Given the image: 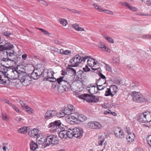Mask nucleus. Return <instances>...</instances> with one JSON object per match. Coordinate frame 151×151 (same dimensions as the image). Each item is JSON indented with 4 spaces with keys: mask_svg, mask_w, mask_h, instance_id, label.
<instances>
[{
    "mask_svg": "<svg viewBox=\"0 0 151 151\" xmlns=\"http://www.w3.org/2000/svg\"><path fill=\"white\" fill-rule=\"evenodd\" d=\"M65 72H63V76L57 79V82L62 86H60L58 88V90L61 92L63 93L64 91H68L71 87V83L73 82V76L67 74H65Z\"/></svg>",
    "mask_w": 151,
    "mask_h": 151,
    "instance_id": "f257e3e1",
    "label": "nucleus"
},
{
    "mask_svg": "<svg viewBox=\"0 0 151 151\" xmlns=\"http://www.w3.org/2000/svg\"><path fill=\"white\" fill-rule=\"evenodd\" d=\"M89 57L90 56H89L81 57L79 55H77L70 60V62L71 65H69L68 66L71 67H77L82 62H85Z\"/></svg>",
    "mask_w": 151,
    "mask_h": 151,
    "instance_id": "f03ea898",
    "label": "nucleus"
},
{
    "mask_svg": "<svg viewBox=\"0 0 151 151\" xmlns=\"http://www.w3.org/2000/svg\"><path fill=\"white\" fill-rule=\"evenodd\" d=\"M14 47L13 45L10 43H7L4 45H0V51L6 50V54H8L9 57L13 55H17L16 52L13 49Z\"/></svg>",
    "mask_w": 151,
    "mask_h": 151,
    "instance_id": "7ed1b4c3",
    "label": "nucleus"
},
{
    "mask_svg": "<svg viewBox=\"0 0 151 151\" xmlns=\"http://www.w3.org/2000/svg\"><path fill=\"white\" fill-rule=\"evenodd\" d=\"M138 120L142 123H147L151 122V112L146 111L139 114Z\"/></svg>",
    "mask_w": 151,
    "mask_h": 151,
    "instance_id": "20e7f679",
    "label": "nucleus"
},
{
    "mask_svg": "<svg viewBox=\"0 0 151 151\" xmlns=\"http://www.w3.org/2000/svg\"><path fill=\"white\" fill-rule=\"evenodd\" d=\"M58 143V137L55 135L52 134H47L46 135V140L45 141V144L46 146L52 145H56Z\"/></svg>",
    "mask_w": 151,
    "mask_h": 151,
    "instance_id": "39448f33",
    "label": "nucleus"
},
{
    "mask_svg": "<svg viewBox=\"0 0 151 151\" xmlns=\"http://www.w3.org/2000/svg\"><path fill=\"white\" fill-rule=\"evenodd\" d=\"M133 101L138 103H143L145 101V98L139 92L134 91L131 93Z\"/></svg>",
    "mask_w": 151,
    "mask_h": 151,
    "instance_id": "423d86ee",
    "label": "nucleus"
},
{
    "mask_svg": "<svg viewBox=\"0 0 151 151\" xmlns=\"http://www.w3.org/2000/svg\"><path fill=\"white\" fill-rule=\"evenodd\" d=\"M61 123L60 120H56L54 122L50 123L48 125V128H51L53 132H58L60 130V127Z\"/></svg>",
    "mask_w": 151,
    "mask_h": 151,
    "instance_id": "0eeeda50",
    "label": "nucleus"
},
{
    "mask_svg": "<svg viewBox=\"0 0 151 151\" xmlns=\"http://www.w3.org/2000/svg\"><path fill=\"white\" fill-rule=\"evenodd\" d=\"M21 73L22 76H21L19 79L20 82L24 86L28 85L31 81V76L23 72Z\"/></svg>",
    "mask_w": 151,
    "mask_h": 151,
    "instance_id": "6e6552de",
    "label": "nucleus"
},
{
    "mask_svg": "<svg viewBox=\"0 0 151 151\" xmlns=\"http://www.w3.org/2000/svg\"><path fill=\"white\" fill-rule=\"evenodd\" d=\"M7 58H3L2 60L4 61L8 62L11 61L14 64L16 65L19 61L21 59V58L19 55L17 56L16 55H11L12 56L9 57L8 56V55L6 54Z\"/></svg>",
    "mask_w": 151,
    "mask_h": 151,
    "instance_id": "1a4fd4ad",
    "label": "nucleus"
},
{
    "mask_svg": "<svg viewBox=\"0 0 151 151\" xmlns=\"http://www.w3.org/2000/svg\"><path fill=\"white\" fill-rule=\"evenodd\" d=\"M13 70H8L6 68L4 70V74L3 75L4 78H7V81H9V79L14 80Z\"/></svg>",
    "mask_w": 151,
    "mask_h": 151,
    "instance_id": "9d476101",
    "label": "nucleus"
},
{
    "mask_svg": "<svg viewBox=\"0 0 151 151\" xmlns=\"http://www.w3.org/2000/svg\"><path fill=\"white\" fill-rule=\"evenodd\" d=\"M114 133L115 135L117 138L122 139L124 137V134L123 131L121 130V129L117 127L115 128Z\"/></svg>",
    "mask_w": 151,
    "mask_h": 151,
    "instance_id": "9b49d317",
    "label": "nucleus"
},
{
    "mask_svg": "<svg viewBox=\"0 0 151 151\" xmlns=\"http://www.w3.org/2000/svg\"><path fill=\"white\" fill-rule=\"evenodd\" d=\"M57 114V112L55 110H48L45 113L44 117L45 119H49L54 117Z\"/></svg>",
    "mask_w": 151,
    "mask_h": 151,
    "instance_id": "f8f14e48",
    "label": "nucleus"
},
{
    "mask_svg": "<svg viewBox=\"0 0 151 151\" xmlns=\"http://www.w3.org/2000/svg\"><path fill=\"white\" fill-rule=\"evenodd\" d=\"M78 96L80 99H83L87 102H92L93 96L88 94H83Z\"/></svg>",
    "mask_w": 151,
    "mask_h": 151,
    "instance_id": "ddd939ff",
    "label": "nucleus"
},
{
    "mask_svg": "<svg viewBox=\"0 0 151 151\" xmlns=\"http://www.w3.org/2000/svg\"><path fill=\"white\" fill-rule=\"evenodd\" d=\"M74 136L77 138H81L83 135V131L80 129L75 128L73 129Z\"/></svg>",
    "mask_w": 151,
    "mask_h": 151,
    "instance_id": "4468645a",
    "label": "nucleus"
},
{
    "mask_svg": "<svg viewBox=\"0 0 151 151\" xmlns=\"http://www.w3.org/2000/svg\"><path fill=\"white\" fill-rule=\"evenodd\" d=\"M106 83V80L99 78L96 81V84L97 86L106 87L107 85Z\"/></svg>",
    "mask_w": 151,
    "mask_h": 151,
    "instance_id": "2eb2a0df",
    "label": "nucleus"
},
{
    "mask_svg": "<svg viewBox=\"0 0 151 151\" xmlns=\"http://www.w3.org/2000/svg\"><path fill=\"white\" fill-rule=\"evenodd\" d=\"M46 140V136L45 137L44 136L39 135L37 137V141L39 144H42L45 143Z\"/></svg>",
    "mask_w": 151,
    "mask_h": 151,
    "instance_id": "dca6fc26",
    "label": "nucleus"
},
{
    "mask_svg": "<svg viewBox=\"0 0 151 151\" xmlns=\"http://www.w3.org/2000/svg\"><path fill=\"white\" fill-rule=\"evenodd\" d=\"M2 34L5 36L9 37L12 34L9 29L6 27H3L2 29Z\"/></svg>",
    "mask_w": 151,
    "mask_h": 151,
    "instance_id": "f3484780",
    "label": "nucleus"
},
{
    "mask_svg": "<svg viewBox=\"0 0 151 151\" xmlns=\"http://www.w3.org/2000/svg\"><path fill=\"white\" fill-rule=\"evenodd\" d=\"M13 74H14V80L19 79L20 77L22 76L21 73H23V72L21 71L20 70H13Z\"/></svg>",
    "mask_w": 151,
    "mask_h": 151,
    "instance_id": "a211bd4d",
    "label": "nucleus"
},
{
    "mask_svg": "<svg viewBox=\"0 0 151 151\" xmlns=\"http://www.w3.org/2000/svg\"><path fill=\"white\" fill-rule=\"evenodd\" d=\"M89 58L87 61L88 65L89 66H93L94 65L97 64L98 63V61L96 60L89 57Z\"/></svg>",
    "mask_w": 151,
    "mask_h": 151,
    "instance_id": "6ab92c4d",
    "label": "nucleus"
},
{
    "mask_svg": "<svg viewBox=\"0 0 151 151\" xmlns=\"http://www.w3.org/2000/svg\"><path fill=\"white\" fill-rule=\"evenodd\" d=\"M36 71H34L31 74V77L34 80L37 79L40 77V72L39 70L37 69Z\"/></svg>",
    "mask_w": 151,
    "mask_h": 151,
    "instance_id": "aec40b11",
    "label": "nucleus"
},
{
    "mask_svg": "<svg viewBox=\"0 0 151 151\" xmlns=\"http://www.w3.org/2000/svg\"><path fill=\"white\" fill-rule=\"evenodd\" d=\"M135 138V136L133 133H129L127 135L126 137V139L127 142L131 143L134 140Z\"/></svg>",
    "mask_w": 151,
    "mask_h": 151,
    "instance_id": "412c9836",
    "label": "nucleus"
},
{
    "mask_svg": "<svg viewBox=\"0 0 151 151\" xmlns=\"http://www.w3.org/2000/svg\"><path fill=\"white\" fill-rule=\"evenodd\" d=\"M29 135L33 137H37L38 135V130L37 129H34L29 132Z\"/></svg>",
    "mask_w": 151,
    "mask_h": 151,
    "instance_id": "4be33fe9",
    "label": "nucleus"
},
{
    "mask_svg": "<svg viewBox=\"0 0 151 151\" xmlns=\"http://www.w3.org/2000/svg\"><path fill=\"white\" fill-rule=\"evenodd\" d=\"M92 70L91 71V72L92 73H93V72H94L95 71L97 70V71L96 72H95L97 73L98 74L99 76L100 77V78H101L102 79H103L104 80H106V78L105 76L103 75L101 72L99 70V68H91Z\"/></svg>",
    "mask_w": 151,
    "mask_h": 151,
    "instance_id": "5701e85b",
    "label": "nucleus"
},
{
    "mask_svg": "<svg viewBox=\"0 0 151 151\" xmlns=\"http://www.w3.org/2000/svg\"><path fill=\"white\" fill-rule=\"evenodd\" d=\"M95 86H93L92 87H88L86 88L87 91L91 94H96L97 93Z\"/></svg>",
    "mask_w": 151,
    "mask_h": 151,
    "instance_id": "b1692460",
    "label": "nucleus"
},
{
    "mask_svg": "<svg viewBox=\"0 0 151 151\" xmlns=\"http://www.w3.org/2000/svg\"><path fill=\"white\" fill-rule=\"evenodd\" d=\"M4 74V72L3 71H0V83L2 84H5L7 82L9 83V82L7 81V78H4L3 77V75Z\"/></svg>",
    "mask_w": 151,
    "mask_h": 151,
    "instance_id": "393cba45",
    "label": "nucleus"
},
{
    "mask_svg": "<svg viewBox=\"0 0 151 151\" xmlns=\"http://www.w3.org/2000/svg\"><path fill=\"white\" fill-rule=\"evenodd\" d=\"M47 72V70L44 69L43 70L41 73H40V76H42L44 78L43 79L44 81H47L48 80Z\"/></svg>",
    "mask_w": 151,
    "mask_h": 151,
    "instance_id": "a878e982",
    "label": "nucleus"
},
{
    "mask_svg": "<svg viewBox=\"0 0 151 151\" xmlns=\"http://www.w3.org/2000/svg\"><path fill=\"white\" fill-rule=\"evenodd\" d=\"M58 135L59 137L61 138H66L67 137V130H63L60 131L58 132Z\"/></svg>",
    "mask_w": 151,
    "mask_h": 151,
    "instance_id": "bb28decb",
    "label": "nucleus"
},
{
    "mask_svg": "<svg viewBox=\"0 0 151 151\" xmlns=\"http://www.w3.org/2000/svg\"><path fill=\"white\" fill-rule=\"evenodd\" d=\"M79 114H73V115H71L69 117V119L70 120V121L77 122Z\"/></svg>",
    "mask_w": 151,
    "mask_h": 151,
    "instance_id": "cd10ccee",
    "label": "nucleus"
},
{
    "mask_svg": "<svg viewBox=\"0 0 151 151\" xmlns=\"http://www.w3.org/2000/svg\"><path fill=\"white\" fill-rule=\"evenodd\" d=\"M83 72L82 71H79L77 72V74L76 75V79L77 81H79L81 82L83 81Z\"/></svg>",
    "mask_w": 151,
    "mask_h": 151,
    "instance_id": "c85d7f7f",
    "label": "nucleus"
},
{
    "mask_svg": "<svg viewBox=\"0 0 151 151\" xmlns=\"http://www.w3.org/2000/svg\"><path fill=\"white\" fill-rule=\"evenodd\" d=\"M30 149L33 151L36 150L38 147L37 144L32 140L30 142Z\"/></svg>",
    "mask_w": 151,
    "mask_h": 151,
    "instance_id": "c756f323",
    "label": "nucleus"
},
{
    "mask_svg": "<svg viewBox=\"0 0 151 151\" xmlns=\"http://www.w3.org/2000/svg\"><path fill=\"white\" fill-rule=\"evenodd\" d=\"M72 27L74 28L77 31H84V29L83 28L80 27L79 26L78 24H75L72 25Z\"/></svg>",
    "mask_w": 151,
    "mask_h": 151,
    "instance_id": "7c9ffc66",
    "label": "nucleus"
},
{
    "mask_svg": "<svg viewBox=\"0 0 151 151\" xmlns=\"http://www.w3.org/2000/svg\"><path fill=\"white\" fill-rule=\"evenodd\" d=\"M109 88L111 92L113 93V96L116 93L117 88L116 86L113 85L110 86Z\"/></svg>",
    "mask_w": 151,
    "mask_h": 151,
    "instance_id": "2f4dec72",
    "label": "nucleus"
},
{
    "mask_svg": "<svg viewBox=\"0 0 151 151\" xmlns=\"http://www.w3.org/2000/svg\"><path fill=\"white\" fill-rule=\"evenodd\" d=\"M67 136L68 137L71 138L74 136V131H73V129H68V131L67 130Z\"/></svg>",
    "mask_w": 151,
    "mask_h": 151,
    "instance_id": "473e14b6",
    "label": "nucleus"
},
{
    "mask_svg": "<svg viewBox=\"0 0 151 151\" xmlns=\"http://www.w3.org/2000/svg\"><path fill=\"white\" fill-rule=\"evenodd\" d=\"M79 117L78 118V121L80 122H84L86 119V117L83 114H79Z\"/></svg>",
    "mask_w": 151,
    "mask_h": 151,
    "instance_id": "72a5a7b5",
    "label": "nucleus"
},
{
    "mask_svg": "<svg viewBox=\"0 0 151 151\" xmlns=\"http://www.w3.org/2000/svg\"><path fill=\"white\" fill-rule=\"evenodd\" d=\"M60 23L64 26H65L68 24V22L66 19L61 18L59 19Z\"/></svg>",
    "mask_w": 151,
    "mask_h": 151,
    "instance_id": "f704fd0d",
    "label": "nucleus"
},
{
    "mask_svg": "<svg viewBox=\"0 0 151 151\" xmlns=\"http://www.w3.org/2000/svg\"><path fill=\"white\" fill-rule=\"evenodd\" d=\"M104 95L105 96H110L111 97L113 96V93H111L109 88H106V90L105 91V93Z\"/></svg>",
    "mask_w": 151,
    "mask_h": 151,
    "instance_id": "c9c22d12",
    "label": "nucleus"
},
{
    "mask_svg": "<svg viewBox=\"0 0 151 151\" xmlns=\"http://www.w3.org/2000/svg\"><path fill=\"white\" fill-rule=\"evenodd\" d=\"M94 128L95 129H101L102 127L101 125L98 122H94Z\"/></svg>",
    "mask_w": 151,
    "mask_h": 151,
    "instance_id": "e433bc0d",
    "label": "nucleus"
},
{
    "mask_svg": "<svg viewBox=\"0 0 151 151\" xmlns=\"http://www.w3.org/2000/svg\"><path fill=\"white\" fill-rule=\"evenodd\" d=\"M27 127H23L18 130L19 132L22 134H24L26 133L27 132Z\"/></svg>",
    "mask_w": 151,
    "mask_h": 151,
    "instance_id": "4c0bfd02",
    "label": "nucleus"
},
{
    "mask_svg": "<svg viewBox=\"0 0 151 151\" xmlns=\"http://www.w3.org/2000/svg\"><path fill=\"white\" fill-rule=\"evenodd\" d=\"M47 74V78H48V80H49V79H50V78H52L53 77L54 73L53 71H49L48 70Z\"/></svg>",
    "mask_w": 151,
    "mask_h": 151,
    "instance_id": "58836bf2",
    "label": "nucleus"
},
{
    "mask_svg": "<svg viewBox=\"0 0 151 151\" xmlns=\"http://www.w3.org/2000/svg\"><path fill=\"white\" fill-rule=\"evenodd\" d=\"M99 97L95 96H93L92 102L96 103L99 101Z\"/></svg>",
    "mask_w": 151,
    "mask_h": 151,
    "instance_id": "ea45409f",
    "label": "nucleus"
},
{
    "mask_svg": "<svg viewBox=\"0 0 151 151\" xmlns=\"http://www.w3.org/2000/svg\"><path fill=\"white\" fill-rule=\"evenodd\" d=\"M37 29L41 30V32L45 35L50 36V33L43 29L40 28H37Z\"/></svg>",
    "mask_w": 151,
    "mask_h": 151,
    "instance_id": "a19ab883",
    "label": "nucleus"
},
{
    "mask_svg": "<svg viewBox=\"0 0 151 151\" xmlns=\"http://www.w3.org/2000/svg\"><path fill=\"white\" fill-rule=\"evenodd\" d=\"M64 113L67 115H70L72 114L73 112L70 110H69L68 109L66 108L65 109H64Z\"/></svg>",
    "mask_w": 151,
    "mask_h": 151,
    "instance_id": "79ce46f5",
    "label": "nucleus"
},
{
    "mask_svg": "<svg viewBox=\"0 0 151 151\" xmlns=\"http://www.w3.org/2000/svg\"><path fill=\"white\" fill-rule=\"evenodd\" d=\"M19 103L21 105L22 107H23L24 108L27 106V105L25 103V102L22 100H19Z\"/></svg>",
    "mask_w": 151,
    "mask_h": 151,
    "instance_id": "37998d69",
    "label": "nucleus"
},
{
    "mask_svg": "<svg viewBox=\"0 0 151 151\" xmlns=\"http://www.w3.org/2000/svg\"><path fill=\"white\" fill-rule=\"evenodd\" d=\"M100 48L103 49V50H106L107 47L105 46L103 42H100L99 44Z\"/></svg>",
    "mask_w": 151,
    "mask_h": 151,
    "instance_id": "c03bdc74",
    "label": "nucleus"
},
{
    "mask_svg": "<svg viewBox=\"0 0 151 151\" xmlns=\"http://www.w3.org/2000/svg\"><path fill=\"white\" fill-rule=\"evenodd\" d=\"M93 6L99 12H102V11H103V10L100 8L98 5L95 4H93Z\"/></svg>",
    "mask_w": 151,
    "mask_h": 151,
    "instance_id": "a18cd8bd",
    "label": "nucleus"
},
{
    "mask_svg": "<svg viewBox=\"0 0 151 151\" xmlns=\"http://www.w3.org/2000/svg\"><path fill=\"white\" fill-rule=\"evenodd\" d=\"M67 109H68L69 110H70L71 111H72L73 112L74 111V107L71 104H69L68 105Z\"/></svg>",
    "mask_w": 151,
    "mask_h": 151,
    "instance_id": "49530a36",
    "label": "nucleus"
},
{
    "mask_svg": "<svg viewBox=\"0 0 151 151\" xmlns=\"http://www.w3.org/2000/svg\"><path fill=\"white\" fill-rule=\"evenodd\" d=\"M105 66L104 67L105 68L106 70L109 72L111 71V67L109 65L105 63Z\"/></svg>",
    "mask_w": 151,
    "mask_h": 151,
    "instance_id": "de8ad7c7",
    "label": "nucleus"
},
{
    "mask_svg": "<svg viewBox=\"0 0 151 151\" xmlns=\"http://www.w3.org/2000/svg\"><path fill=\"white\" fill-rule=\"evenodd\" d=\"M67 9L68 10L70 11L73 13H77L79 14H80L81 13V12L80 11L75 10L74 9H71L68 8H67Z\"/></svg>",
    "mask_w": 151,
    "mask_h": 151,
    "instance_id": "09e8293b",
    "label": "nucleus"
},
{
    "mask_svg": "<svg viewBox=\"0 0 151 151\" xmlns=\"http://www.w3.org/2000/svg\"><path fill=\"white\" fill-rule=\"evenodd\" d=\"M147 141L148 144L151 147V135H149L147 138Z\"/></svg>",
    "mask_w": 151,
    "mask_h": 151,
    "instance_id": "8fccbe9b",
    "label": "nucleus"
},
{
    "mask_svg": "<svg viewBox=\"0 0 151 151\" xmlns=\"http://www.w3.org/2000/svg\"><path fill=\"white\" fill-rule=\"evenodd\" d=\"M94 122H88V126L90 128L93 129L94 128Z\"/></svg>",
    "mask_w": 151,
    "mask_h": 151,
    "instance_id": "3c124183",
    "label": "nucleus"
},
{
    "mask_svg": "<svg viewBox=\"0 0 151 151\" xmlns=\"http://www.w3.org/2000/svg\"><path fill=\"white\" fill-rule=\"evenodd\" d=\"M105 38L109 42L112 43H114V41L112 38L109 37H105Z\"/></svg>",
    "mask_w": 151,
    "mask_h": 151,
    "instance_id": "603ef678",
    "label": "nucleus"
},
{
    "mask_svg": "<svg viewBox=\"0 0 151 151\" xmlns=\"http://www.w3.org/2000/svg\"><path fill=\"white\" fill-rule=\"evenodd\" d=\"M150 101H151V94L148 95L146 96L145 102H148Z\"/></svg>",
    "mask_w": 151,
    "mask_h": 151,
    "instance_id": "864d4df0",
    "label": "nucleus"
},
{
    "mask_svg": "<svg viewBox=\"0 0 151 151\" xmlns=\"http://www.w3.org/2000/svg\"><path fill=\"white\" fill-rule=\"evenodd\" d=\"M130 10L133 11H137L138 9L135 7L130 6L129 5L128 7Z\"/></svg>",
    "mask_w": 151,
    "mask_h": 151,
    "instance_id": "5fc2aeb1",
    "label": "nucleus"
},
{
    "mask_svg": "<svg viewBox=\"0 0 151 151\" xmlns=\"http://www.w3.org/2000/svg\"><path fill=\"white\" fill-rule=\"evenodd\" d=\"M143 38L145 39H149L151 38V35H143L142 36Z\"/></svg>",
    "mask_w": 151,
    "mask_h": 151,
    "instance_id": "6e6d98bb",
    "label": "nucleus"
},
{
    "mask_svg": "<svg viewBox=\"0 0 151 151\" xmlns=\"http://www.w3.org/2000/svg\"><path fill=\"white\" fill-rule=\"evenodd\" d=\"M24 109H26V111L29 113H32V109L29 107L27 105V107H24Z\"/></svg>",
    "mask_w": 151,
    "mask_h": 151,
    "instance_id": "4d7b16f0",
    "label": "nucleus"
},
{
    "mask_svg": "<svg viewBox=\"0 0 151 151\" xmlns=\"http://www.w3.org/2000/svg\"><path fill=\"white\" fill-rule=\"evenodd\" d=\"M102 12H104L106 13L109 14L111 15H113V12H112L108 10L105 9L104 10H103V11H102Z\"/></svg>",
    "mask_w": 151,
    "mask_h": 151,
    "instance_id": "13d9d810",
    "label": "nucleus"
},
{
    "mask_svg": "<svg viewBox=\"0 0 151 151\" xmlns=\"http://www.w3.org/2000/svg\"><path fill=\"white\" fill-rule=\"evenodd\" d=\"M40 3L44 5L47 6L48 5V3L45 1L43 0H40Z\"/></svg>",
    "mask_w": 151,
    "mask_h": 151,
    "instance_id": "bf43d9fd",
    "label": "nucleus"
},
{
    "mask_svg": "<svg viewBox=\"0 0 151 151\" xmlns=\"http://www.w3.org/2000/svg\"><path fill=\"white\" fill-rule=\"evenodd\" d=\"M83 70L85 72L89 71L90 70V69L88 68L87 65H86L85 67L83 68Z\"/></svg>",
    "mask_w": 151,
    "mask_h": 151,
    "instance_id": "052dcab7",
    "label": "nucleus"
},
{
    "mask_svg": "<svg viewBox=\"0 0 151 151\" xmlns=\"http://www.w3.org/2000/svg\"><path fill=\"white\" fill-rule=\"evenodd\" d=\"M119 4H121L123 6H126L127 7H128L129 6V4L127 3L126 2H120L119 3Z\"/></svg>",
    "mask_w": 151,
    "mask_h": 151,
    "instance_id": "680f3d73",
    "label": "nucleus"
},
{
    "mask_svg": "<svg viewBox=\"0 0 151 151\" xmlns=\"http://www.w3.org/2000/svg\"><path fill=\"white\" fill-rule=\"evenodd\" d=\"M47 81L50 82H54L57 81V79L54 78L53 76V77L52 78H50V79H49V80H48Z\"/></svg>",
    "mask_w": 151,
    "mask_h": 151,
    "instance_id": "e2e57ef3",
    "label": "nucleus"
},
{
    "mask_svg": "<svg viewBox=\"0 0 151 151\" xmlns=\"http://www.w3.org/2000/svg\"><path fill=\"white\" fill-rule=\"evenodd\" d=\"M71 53V51L69 50H66L64 51V54L65 55H68Z\"/></svg>",
    "mask_w": 151,
    "mask_h": 151,
    "instance_id": "0e129e2a",
    "label": "nucleus"
},
{
    "mask_svg": "<svg viewBox=\"0 0 151 151\" xmlns=\"http://www.w3.org/2000/svg\"><path fill=\"white\" fill-rule=\"evenodd\" d=\"M2 119L3 120H6L7 119V116L6 114H4L3 113L1 114Z\"/></svg>",
    "mask_w": 151,
    "mask_h": 151,
    "instance_id": "69168bd1",
    "label": "nucleus"
},
{
    "mask_svg": "<svg viewBox=\"0 0 151 151\" xmlns=\"http://www.w3.org/2000/svg\"><path fill=\"white\" fill-rule=\"evenodd\" d=\"M113 62L114 63H116V64L119 63V58H116L115 59H113Z\"/></svg>",
    "mask_w": 151,
    "mask_h": 151,
    "instance_id": "338daca9",
    "label": "nucleus"
},
{
    "mask_svg": "<svg viewBox=\"0 0 151 151\" xmlns=\"http://www.w3.org/2000/svg\"><path fill=\"white\" fill-rule=\"evenodd\" d=\"M146 4L148 6H151V0H147L146 2Z\"/></svg>",
    "mask_w": 151,
    "mask_h": 151,
    "instance_id": "774afa93",
    "label": "nucleus"
}]
</instances>
